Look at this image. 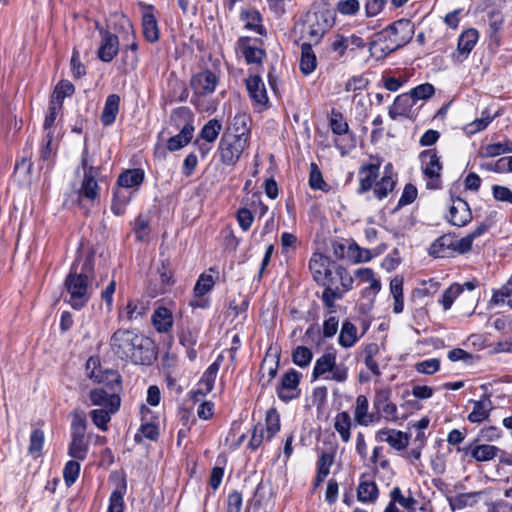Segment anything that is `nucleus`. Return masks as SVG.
Instances as JSON below:
<instances>
[{
    "label": "nucleus",
    "mask_w": 512,
    "mask_h": 512,
    "mask_svg": "<svg viewBox=\"0 0 512 512\" xmlns=\"http://www.w3.org/2000/svg\"><path fill=\"white\" fill-rule=\"evenodd\" d=\"M111 351L122 360L134 364L151 365L157 358L154 342L132 330L118 329L110 337Z\"/></svg>",
    "instance_id": "f257e3e1"
},
{
    "label": "nucleus",
    "mask_w": 512,
    "mask_h": 512,
    "mask_svg": "<svg viewBox=\"0 0 512 512\" xmlns=\"http://www.w3.org/2000/svg\"><path fill=\"white\" fill-rule=\"evenodd\" d=\"M119 384L100 385L93 388L88 394L89 405L98 408L90 411L93 424L102 431L108 430V423L119 410L121 399L116 392Z\"/></svg>",
    "instance_id": "f03ea898"
},
{
    "label": "nucleus",
    "mask_w": 512,
    "mask_h": 512,
    "mask_svg": "<svg viewBox=\"0 0 512 512\" xmlns=\"http://www.w3.org/2000/svg\"><path fill=\"white\" fill-rule=\"evenodd\" d=\"M92 260V256H86L80 270L77 260L66 277L65 287L69 294L67 301L74 309H81L90 298L89 275L92 272Z\"/></svg>",
    "instance_id": "7ed1b4c3"
},
{
    "label": "nucleus",
    "mask_w": 512,
    "mask_h": 512,
    "mask_svg": "<svg viewBox=\"0 0 512 512\" xmlns=\"http://www.w3.org/2000/svg\"><path fill=\"white\" fill-rule=\"evenodd\" d=\"M311 377L313 381L321 378L343 383L348 379V368L344 364H337L335 352H326L316 359Z\"/></svg>",
    "instance_id": "20e7f679"
},
{
    "label": "nucleus",
    "mask_w": 512,
    "mask_h": 512,
    "mask_svg": "<svg viewBox=\"0 0 512 512\" xmlns=\"http://www.w3.org/2000/svg\"><path fill=\"white\" fill-rule=\"evenodd\" d=\"M81 167L83 168V180L77 194L80 200L86 199L94 202L99 198V186L96 177L99 175V168L92 165L88 151L85 148L82 153Z\"/></svg>",
    "instance_id": "39448f33"
},
{
    "label": "nucleus",
    "mask_w": 512,
    "mask_h": 512,
    "mask_svg": "<svg viewBox=\"0 0 512 512\" xmlns=\"http://www.w3.org/2000/svg\"><path fill=\"white\" fill-rule=\"evenodd\" d=\"M366 47V40L360 32L336 33L331 41L330 48L336 54V59L344 60L348 55Z\"/></svg>",
    "instance_id": "423d86ee"
},
{
    "label": "nucleus",
    "mask_w": 512,
    "mask_h": 512,
    "mask_svg": "<svg viewBox=\"0 0 512 512\" xmlns=\"http://www.w3.org/2000/svg\"><path fill=\"white\" fill-rule=\"evenodd\" d=\"M422 171L426 180V187L437 190L442 187V164L436 150L429 149L420 154Z\"/></svg>",
    "instance_id": "0eeeda50"
},
{
    "label": "nucleus",
    "mask_w": 512,
    "mask_h": 512,
    "mask_svg": "<svg viewBox=\"0 0 512 512\" xmlns=\"http://www.w3.org/2000/svg\"><path fill=\"white\" fill-rule=\"evenodd\" d=\"M248 147L249 143L245 140L223 134L218 146L221 163L225 166H235Z\"/></svg>",
    "instance_id": "6e6552de"
},
{
    "label": "nucleus",
    "mask_w": 512,
    "mask_h": 512,
    "mask_svg": "<svg viewBox=\"0 0 512 512\" xmlns=\"http://www.w3.org/2000/svg\"><path fill=\"white\" fill-rule=\"evenodd\" d=\"M87 422L82 416L75 417L71 424V442L68 455L76 460H84L88 453V443L85 441Z\"/></svg>",
    "instance_id": "1a4fd4ad"
},
{
    "label": "nucleus",
    "mask_w": 512,
    "mask_h": 512,
    "mask_svg": "<svg viewBox=\"0 0 512 512\" xmlns=\"http://www.w3.org/2000/svg\"><path fill=\"white\" fill-rule=\"evenodd\" d=\"M302 374L295 369H289L283 374L276 387L278 398L283 402L297 399L301 394L299 387Z\"/></svg>",
    "instance_id": "9d476101"
},
{
    "label": "nucleus",
    "mask_w": 512,
    "mask_h": 512,
    "mask_svg": "<svg viewBox=\"0 0 512 512\" xmlns=\"http://www.w3.org/2000/svg\"><path fill=\"white\" fill-rule=\"evenodd\" d=\"M273 488L269 482L261 481L252 499L248 502L245 512H269L273 506Z\"/></svg>",
    "instance_id": "9b49d317"
},
{
    "label": "nucleus",
    "mask_w": 512,
    "mask_h": 512,
    "mask_svg": "<svg viewBox=\"0 0 512 512\" xmlns=\"http://www.w3.org/2000/svg\"><path fill=\"white\" fill-rule=\"evenodd\" d=\"M412 32L410 22L406 20H400L390 25L384 31L385 36L392 44L387 46V49L393 51L407 44L412 38Z\"/></svg>",
    "instance_id": "f8f14e48"
},
{
    "label": "nucleus",
    "mask_w": 512,
    "mask_h": 512,
    "mask_svg": "<svg viewBox=\"0 0 512 512\" xmlns=\"http://www.w3.org/2000/svg\"><path fill=\"white\" fill-rule=\"evenodd\" d=\"M330 259L321 254L314 253L309 262V269L314 280L322 285L333 284Z\"/></svg>",
    "instance_id": "ddd939ff"
},
{
    "label": "nucleus",
    "mask_w": 512,
    "mask_h": 512,
    "mask_svg": "<svg viewBox=\"0 0 512 512\" xmlns=\"http://www.w3.org/2000/svg\"><path fill=\"white\" fill-rule=\"evenodd\" d=\"M174 284L173 273L169 267V263L163 262L157 271V275L148 285V293L151 297L168 292Z\"/></svg>",
    "instance_id": "4468645a"
},
{
    "label": "nucleus",
    "mask_w": 512,
    "mask_h": 512,
    "mask_svg": "<svg viewBox=\"0 0 512 512\" xmlns=\"http://www.w3.org/2000/svg\"><path fill=\"white\" fill-rule=\"evenodd\" d=\"M218 82L219 78L214 72L203 70L191 78V88L194 94L205 96L215 91Z\"/></svg>",
    "instance_id": "2eb2a0df"
},
{
    "label": "nucleus",
    "mask_w": 512,
    "mask_h": 512,
    "mask_svg": "<svg viewBox=\"0 0 512 512\" xmlns=\"http://www.w3.org/2000/svg\"><path fill=\"white\" fill-rule=\"evenodd\" d=\"M390 398L391 391L389 389L378 390L373 400V406L386 420L396 422L399 419L398 408Z\"/></svg>",
    "instance_id": "dca6fc26"
},
{
    "label": "nucleus",
    "mask_w": 512,
    "mask_h": 512,
    "mask_svg": "<svg viewBox=\"0 0 512 512\" xmlns=\"http://www.w3.org/2000/svg\"><path fill=\"white\" fill-rule=\"evenodd\" d=\"M223 359L224 357L219 355L216 360L205 370L198 382L197 389L194 391L195 398H197V395L205 396L212 391Z\"/></svg>",
    "instance_id": "f3484780"
},
{
    "label": "nucleus",
    "mask_w": 512,
    "mask_h": 512,
    "mask_svg": "<svg viewBox=\"0 0 512 512\" xmlns=\"http://www.w3.org/2000/svg\"><path fill=\"white\" fill-rule=\"evenodd\" d=\"M471 402L473 404V408L467 416L470 423H482L490 417L494 408L490 394L484 393L480 399L471 400Z\"/></svg>",
    "instance_id": "a211bd4d"
},
{
    "label": "nucleus",
    "mask_w": 512,
    "mask_h": 512,
    "mask_svg": "<svg viewBox=\"0 0 512 512\" xmlns=\"http://www.w3.org/2000/svg\"><path fill=\"white\" fill-rule=\"evenodd\" d=\"M448 219L454 226L462 227L467 225L472 219V213L468 203L461 198L453 199L449 209Z\"/></svg>",
    "instance_id": "6ab92c4d"
},
{
    "label": "nucleus",
    "mask_w": 512,
    "mask_h": 512,
    "mask_svg": "<svg viewBox=\"0 0 512 512\" xmlns=\"http://www.w3.org/2000/svg\"><path fill=\"white\" fill-rule=\"evenodd\" d=\"M96 27L100 30L102 37V42L98 49V57L104 62H110L117 55L119 50L118 37L109 31L99 28L98 23Z\"/></svg>",
    "instance_id": "aec40b11"
},
{
    "label": "nucleus",
    "mask_w": 512,
    "mask_h": 512,
    "mask_svg": "<svg viewBox=\"0 0 512 512\" xmlns=\"http://www.w3.org/2000/svg\"><path fill=\"white\" fill-rule=\"evenodd\" d=\"M375 439L379 442H386L397 451L405 449L409 444V437L406 433L390 428L378 430Z\"/></svg>",
    "instance_id": "412c9836"
},
{
    "label": "nucleus",
    "mask_w": 512,
    "mask_h": 512,
    "mask_svg": "<svg viewBox=\"0 0 512 512\" xmlns=\"http://www.w3.org/2000/svg\"><path fill=\"white\" fill-rule=\"evenodd\" d=\"M250 117L245 113L236 114L227 131L224 134L230 135L235 138H241L249 143L251 131H250Z\"/></svg>",
    "instance_id": "4be33fe9"
},
{
    "label": "nucleus",
    "mask_w": 512,
    "mask_h": 512,
    "mask_svg": "<svg viewBox=\"0 0 512 512\" xmlns=\"http://www.w3.org/2000/svg\"><path fill=\"white\" fill-rule=\"evenodd\" d=\"M396 180L393 175V168L390 163L385 165L383 176L377 181L373 187V193L375 197L382 200L388 196L395 188Z\"/></svg>",
    "instance_id": "5701e85b"
},
{
    "label": "nucleus",
    "mask_w": 512,
    "mask_h": 512,
    "mask_svg": "<svg viewBox=\"0 0 512 512\" xmlns=\"http://www.w3.org/2000/svg\"><path fill=\"white\" fill-rule=\"evenodd\" d=\"M354 421L360 426H369L373 424L377 417L369 412V402L365 395H358L353 411Z\"/></svg>",
    "instance_id": "b1692460"
},
{
    "label": "nucleus",
    "mask_w": 512,
    "mask_h": 512,
    "mask_svg": "<svg viewBox=\"0 0 512 512\" xmlns=\"http://www.w3.org/2000/svg\"><path fill=\"white\" fill-rule=\"evenodd\" d=\"M246 87L255 104L265 106L268 103L266 87L261 77L257 75L249 76L246 79Z\"/></svg>",
    "instance_id": "393cba45"
},
{
    "label": "nucleus",
    "mask_w": 512,
    "mask_h": 512,
    "mask_svg": "<svg viewBox=\"0 0 512 512\" xmlns=\"http://www.w3.org/2000/svg\"><path fill=\"white\" fill-rule=\"evenodd\" d=\"M466 451L470 453L471 457L477 462H487L493 460L501 452L497 446L490 444H472Z\"/></svg>",
    "instance_id": "a878e982"
},
{
    "label": "nucleus",
    "mask_w": 512,
    "mask_h": 512,
    "mask_svg": "<svg viewBox=\"0 0 512 512\" xmlns=\"http://www.w3.org/2000/svg\"><path fill=\"white\" fill-rule=\"evenodd\" d=\"M379 176V164H368L359 171V193L372 189Z\"/></svg>",
    "instance_id": "bb28decb"
},
{
    "label": "nucleus",
    "mask_w": 512,
    "mask_h": 512,
    "mask_svg": "<svg viewBox=\"0 0 512 512\" xmlns=\"http://www.w3.org/2000/svg\"><path fill=\"white\" fill-rule=\"evenodd\" d=\"M479 38L478 31L474 28H469L464 30L459 38L457 45V53L458 55L466 58L470 52L473 50Z\"/></svg>",
    "instance_id": "cd10ccee"
},
{
    "label": "nucleus",
    "mask_w": 512,
    "mask_h": 512,
    "mask_svg": "<svg viewBox=\"0 0 512 512\" xmlns=\"http://www.w3.org/2000/svg\"><path fill=\"white\" fill-rule=\"evenodd\" d=\"M333 427L339 434L342 442L348 443L351 440L352 419L347 411H341L336 414Z\"/></svg>",
    "instance_id": "c85d7f7f"
},
{
    "label": "nucleus",
    "mask_w": 512,
    "mask_h": 512,
    "mask_svg": "<svg viewBox=\"0 0 512 512\" xmlns=\"http://www.w3.org/2000/svg\"><path fill=\"white\" fill-rule=\"evenodd\" d=\"M133 196V191L125 189L119 185L114 190L113 194V201L111 205L112 212L117 215L121 216L125 212L126 206L131 201V198Z\"/></svg>",
    "instance_id": "c756f323"
},
{
    "label": "nucleus",
    "mask_w": 512,
    "mask_h": 512,
    "mask_svg": "<svg viewBox=\"0 0 512 512\" xmlns=\"http://www.w3.org/2000/svg\"><path fill=\"white\" fill-rule=\"evenodd\" d=\"M152 323L158 332H169L173 326L172 312L166 307H158L153 313Z\"/></svg>",
    "instance_id": "7c9ffc66"
},
{
    "label": "nucleus",
    "mask_w": 512,
    "mask_h": 512,
    "mask_svg": "<svg viewBox=\"0 0 512 512\" xmlns=\"http://www.w3.org/2000/svg\"><path fill=\"white\" fill-rule=\"evenodd\" d=\"M238 47L248 64H260L265 56V51L251 45L249 39L241 38Z\"/></svg>",
    "instance_id": "2f4dec72"
},
{
    "label": "nucleus",
    "mask_w": 512,
    "mask_h": 512,
    "mask_svg": "<svg viewBox=\"0 0 512 512\" xmlns=\"http://www.w3.org/2000/svg\"><path fill=\"white\" fill-rule=\"evenodd\" d=\"M152 413L151 411L146 408L144 405L141 407V419L142 424L140 426V433H137L135 435V440L138 441L140 435L143 437L149 439V440H155L158 436V428L157 426L151 422L152 417L150 416Z\"/></svg>",
    "instance_id": "473e14b6"
},
{
    "label": "nucleus",
    "mask_w": 512,
    "mask_h": 512,
    "mask_svg": "<svg viewBox=\"0 0 512 512\" xmlns=\"http://www.w3.org/2000/svg\"><path fill=\"white\" fill-rule=\"evenodd\" d=\"M144 177L142 169H129L119 175L117 185L128 190L138 188L144 181Z\"/></svg>",
    "instance_id": "72a5a7b5"
},
{
    "label": "nucleus",
    "mask_w": 512,
    "mask_h": 512,
    "mask_svg": "<svg viewBox=\"0 0 512 512\" xmlns=\"http://www.w3.org/2000/svg\"><path fill=\"white\" fill-rule=\"evenodd\" d=\"M414 104L415 102L410 93L398 95L393 105L390 107L388 114L393 120L398 116H405Z\"/></svg>",
    "instance_id": "f704fd0d"
},
{
    "label": "nucleus",
    "mask_w": 512,
    "mask_h": 512,
    "mask_svg": "<svg viewBox=\"0 0 512 512\" xmlns=\"http://www.w3.org/2000/svg\"><path fill=\"white\" fill-rule=\"evenodd\" d=\"M146 310L147 308L143 302L130 300L123 309H120L118 318L119 320L130 322L143 316Z\"/></svg>",
    "instance_id": "c9c22d12"
},
{
    "label": "nucleus",
    "mask_w": 512,
    "mask_h": 512,
    "mask_svg": "<svg viewBox=\"0 0 512 512\" xmlns=\"http://www.w3.org/2000/svg\"><path fill=\"white\" fill-rule=\"evenodd\" d=\"M300 71L304 75H310L317 67V57L308 43L301 45Z\"/></svg>",
    "instance_id": "e433bc0d"
},
{
    "label": "nucleus",
    "mask_w": 512,
    "mask_h": 512,
    "mask_svg": "<svg viewBox=\"0 0 512 512\" xmlns=\"http://www.w3.org/2000/svg\"><path fill=\"white\" fill-rule=\"evenodd\" d=\"M120 97L117 94H111L106 98L105 105L101 114V122L105 126L114 123L119 112Z\"/></svg>",
    "instance_id": "4c0bfd02"
},
{
    "label": "nucleus",
    "mask_w": 512,
    "mask_h": 512,
    "mask_svg": "<svg viewBox=\"0 0 512 512\" xmlns=\"http://www.w3.org/2000/svg\"><path fill=\"white\" fill-rule=\"evenodd\" d=\"M508 153H512V141L505 139L503 142L490 143L481 147L478 155L481 158H492Z\"/></svg>",
    "instance_id": "58836bf2"
},
{
    "label": "nucleus",
    "mask_w": 512,
    "mask_h": 512,
    "mask_svg": "<svg viewBox=\"0 0 512 512\" xmlns=\"http://www.w3.org/2000/svg\"><path fill=\"white\" fill-rule=\"evenodd\" d=\"M193 133V125L190 123H186L177 135L169 138L167 142V148L170 151L180 150L190 142V140L193 137Z\"/></svg>",
    "instance_id": "ea45409f"
},
{
    "label": "nucleus",
    "mask_w": 512,
    "mask_h": 512,
    "mask_svg": "<svg viewBox=\"0 0 512 512\" xmlns=\"http://www.w3.org/2000/svg\"><path fill=\"white\" fill-rule=\"evenodd\" d=\"M127 490L125 479L112 491L109 497V504L106 512H124L125 501L124 496Z\"/></svg>",
    "instance_id": "a19ab883"
},
{
    "label": "nucleus",
    "mask_w": 512,
    "mask_h": 512,
    "mask_svg": "<svg viewBox=\"0 0 512 512\" xmlns=\"http://www.w3.org/2000/svg\"><path fill=\"white\" fill-rule=\"evenodd\" d=\"M453 245V237L449 235H443L437 238L432 245L430 246L429 253L430 255L436 258H446L449 257L452 251Z\"/></svg>",
    "instance_id": "79ce46f5"
},
{
    "label": "nucleus",
    "mask_w": 512,
    "mask_h": 512,
    "mask_svg": "<svg viewBox=\"0 0 512 512\" xmlns=\"http://www.w3.org/2000/svg\"><path fill=\"white\" fill-rule=\"evenodd\" d=\"M358 339L357 327L350 321L343 322L338 337L339 345L343 348H351L355 345Z\"/></svg>",
    "instance_id": "37998d69"
},
{
    "label": "nucleus",
    "mask_w": 512,
    "mask_h": 512,
    "mask_svg": "<svg viewBox=\"0 0 512 512\" xmlns=\"http://www.w3.org/2000/svg\"><path fill=\"white\" fill-rule=\"evenodd\" d=\"M378 493L375 482L362 480L357 488V499L362 503H374L378 498Z\"/></svg>",
    "instance_id": "c03bdc74"
},
{
    "label": "nucleus",
    "mask_w": 512,
    "mask_h": 512,
    "mask_svg": "<svg viewBox=\"0 0 512 512\" xmlns=\"http://www.w3.org/2000/svg\"><path fill=\"white\" fill-rule=\"evenodd\" d=\"M143 35L149 42H156L159 39L160 32L156 17L152 13H144L142 16Z\"/></svg>",
    "instance_id": "a18cd8bd"
},
{
    "label": "nucleus",
    "mask_w": 512,
    "mask_h": 512,
    "mask_svg": "<svg viewBox=\"0 0 512 512\" xmlns=\"http://www.w3.org/2000/svg\"><path fill=\"white\" fill-rule=\"evenodd\" d=\"M87 377L94 383L98 384L99 386L120 383V376L114 370H102L100 368L98 370L89 372V375Z\"/></svg>",
    "instance_id": "49530a36"
},
{
    "label": "nucleus",
    "mask_w": 512,
    "mask_h": 512,
    "mask_svg": "<svg viewBox=\"0 0 512 512\" xmlns=\"http://www.w3.org/2000/svg\"><path fill=\"white\" fill-rule=\"evenodd\" d=\"M241 18L245 22V28L255 31L260 35H263L265 33V29L261 24L260 13L257 10H245L241 13Z\"/></svg>",
    "instance_id": "de8ad7c7"
},
{
    "label": "nucleus",
    "mask_w": 512,
    "mask_h": 512,
    "mask_svg": "<svg viewBox=\"0 0 512 512\" xmlns=\"http://www.w3.org/2000/svg\"><path fill=\"white\" fill-rule=\"evenodd\" d=\"M480 494V492H469L450 497L448 499L449 506L453 511L463 509L467 506H472L474 503H476L477 497Z\"/></svg>",
    "instance_id": "09e8293b"
},
{
    "label": "nucleus",
    "mask_w": 512,
    "mask_h": 512,
    "mask_svg": "<svg viewBox=\"0 0 512 512\" xmlns=\"http://www.w3.org/2000/svg\"><path fill=\"white\" fill-rule=\"evenodd\" d=\"M280 415L275 408H270L266 413L265 432L266 440H271L280 431Z\"/></svg>",
    "instance_id": "8fccbe9b"
},
{
    "label": "nucleus",
    "mask_w": 512,
    "mask_h": 512,
    "mask_svg": "<svg viewBox=\"0 0 512 512\" xmlns=\"http://www.w3.org/2000/svg\"><path fill=\"white\" fill-rule=\"evenodd\" d=\"M309 186L313 190H320L326 193L331 190V186L325 182L320 169L315 163L310 164Z\"/></svg>",
    "instance_id": "3c124183"
},
{
    "label": "nucleus",
    "mask_w": 512,
    "mask_h": 512,
    "mask_svg": "<svg viewBox=\"0 0 512 512\" xmlns=\"http://www.w3.org/2000/svg\"><path fill=\"white\" fill-rule=\"evenodd\" d=\"M222 130V124L217 119L209 120L201 129L199 137L208 143H213Z\"/></svg>",
    "instance_id": "603ef678"
},
{
    "label": "nucleus",
    "mask_w": 512,
    "mask_h": 512,
    "mask_svg": "<svg viewBox=\"0 0 512 512\" xmlns=\"http://www.w3.org/2000/svg\"><path fill=\"white\" fill-rule=\"evenodd\" d=\"M333 463V456L328 453H322L317 461V475L315 479V486L322 483L330 473V468Z\"/></svg>",
    "instance_id": "864d4df0"
},
{
    "label": "nucleus",
    "mask_w": 512,
    "mask_h": 512,
    "mask_svg": "<svg viewBox=\"0 0 512 512\" xmlns=\"http://www.w3.org/2000/svg\"><path fill=\"white\" fill-rule=\"evenodd\" d=\"M461 295V288L459 283L451 284L442 294L439 299L440 305L444 311L451 309L455 300Z\"/></svg>",
    "instance_id": "5fc2aeb1"
},
{
    "label": "nucleus",
    "mask_w": 512,
    "mask_h": 512,
    "mask_svg": "<svg viewBox=\"0 0 512 512\" xmlns=\"http://www.w3.org/2000/svg\"><path fill=\"white\" fill-rule=\"evenodd\" d=\"M44 441L45 436L42 430L34 429L31 432L28 452L32 457L38 458L41 455Z\"/></svg>",
    "instance_id": "6e6d98bb"
},
{
    "label": "nucleus",
    "mask_w": 512,
    "mask_h": 512,
    "mask_svg": "<svg viewBox=\"0 0 512 512\" xmlns=\"http://www.w3.org/2000/svg\"><path fill=\"white\" fill-rule=\"evenodd\" d=\"M312 359L313 353L306 346H297L292 352L293 363L301 368L309 366Z\"/></svg>",
    "instance_id": "4d7b16f0"
},
{
    "label": "nucleus",
    "mask_w": 512,
    "mask_h": 512,
    "mask_svg": "<svg viewBox=\"0 0 512 512\" xmlns=\"http://www.w3.org/2000/svg\"><path fill=\"white\" fill-rule=\"evenodd\" d=\"M390 499L397 502L399 505L404 507L405 509L412 512L415 509V504L417 503L416 499L412 497L411 493L408 496H405L399 487H394L390 492Z\"/></svg>",
    "instance_id": "13d9d810"
},
{
    "label": "nucleus",
    "mask_w": 512,
    "mask_h": 512,
    "mask_svg": "<svg viewBox=\"0 0 512 512\" xmlns=\"http://www.w3.org/2000/svg\"><path fill=\"white\" fill-rule=\"evenodd\" d=\"M74 85L68 80L60 81L53 92L52 100H55L56 104L62 106V101L65 97L71 96L74 93Z\"/></svg>",
    "instance_id": "bf43d9fd"
},
{
    "label": "nucleus",
    "mask_w": 512,
    "mask_h": 512,
    "mask_svg": "<svg viewBox=\"0 0 512 512\" xmlns=\"http://www.w3.org/2000/svg\"><path fill=\"white\" fill-rule=\"evenodd\" d=\"M359 0H340L336 3V11L343 16H355L360 11Z\"/></svg>",
    "instance_id": "052dcab7"
},
{
    "label": "nucleus",
    "mask_w": 512,
    "mask_h": 512,
    "mask_svg": "<svg viewBox=\"0 0 512 512\" xmlns=\"http://www.w3.org/2000/svg\"><path fill=\"white\" fill-rule=\"evenodd\" d=\"M80 473V464L78 461L70 460L63 469V477L67 486L74 484Z\"/></svg>",
    "instance_id": "680f3d73"
},
{
    "label": "nucleus",
    "mask_w": 512,
    "mask_h": 512,
    "mask_svg": "<svg viewBox=\"0 0 512 512\" xmlns=\"http://www.w3.org/2000/svg\"><path fill=\"white\" fill-rule=\"evenodd\" d=\"M332 284L325 285L326 288L322 293V301L326 307L329 308V312H335V301L342 298V292L331 287Z\"/></svg>",
    "instance_id": "e2e57ef3"
},
{
    "label": "nucleus",
    "mask_w": 512,
    "mask_h": 512,
    "mask_svg": "<svg viewBox=\"0 0 512 512\" xmlns=\"http://www.w3.org/2000/svg\"><path fill=\"white\" fill-rule=\"evenodd\" d=\"M435 92L434 86L430 83H424L411 89L409 92L414 102L417 100L429 99Z\"/></svg>",
    "instance_id": "0e129e2a"
},
{
    "label": "nucleus",
    "mask_w": 512,
    "mask_h": 512,
    "mask_svg": "<svg viewBox=\"0 0 512 512\" xmlns=\"http://www.w3.org/2000/svg\"><path fill=\"white\" fill-rule=\"evenodd\" d=\"M199 330L197 328H182L179 333V342L184 347L195 346L198 341Z\"/></svg>",
    "instance_id": "69168bd1"
},
{
    "label": "nucleus",
    "mask_w": 512,
    "mask_h": 512,
    "mask_svg": "<svg viewBox=\"0 0 512 512\" xmlns=\"http://www.w3.org/2000/svg\"><path fill=\"white\" fill-rule=\"evenodd\" d=\"M440 368V361L436 358H431L427 360H423L421 362L416 363L415 369L417 372L432 375L436 373Z\"/></svg>",
    "instance_id": "338daca9"
},
{
    "label": "nucleus",
    "mask_w": 512,
    "mask_h": 512,
    "mask_svg": "<svg viewBox=\"0 0 512 512\" xmlns=\"http://www.w3.org/2000/svg\"><path fill=\"white\" fill-rule=\"evenodd\" d=\"M214 286L213 277L210 275H201L197 280L194 287V294L196 296H204Z\"/></svg>",
    "instance_id": "774afa93"
}]
</instances>
